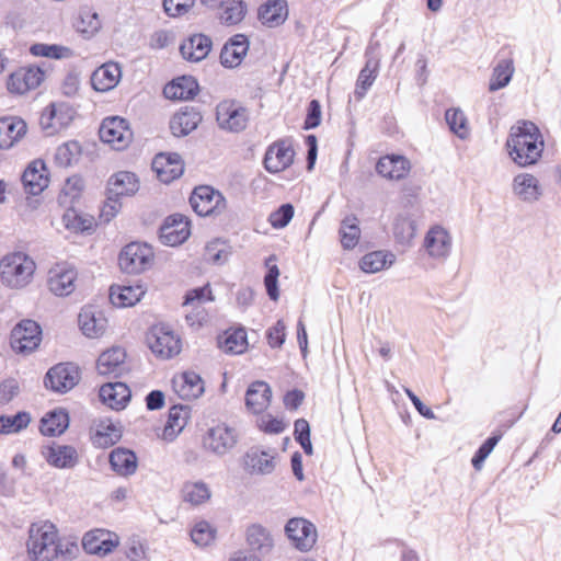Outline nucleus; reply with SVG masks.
Segmentation results:
<instances>
[{"label":"nucleus","instance_id":"obj_1","mask_svg":"<svg viewBox=\"0 0 561 561\" xmlns=\"http://www.w3.org/2000/svg\"><path fill=\"white\" fill-rule=\"evenodd\" d=\"M543 139L537 125L530 121L513 126L506 141L508 154L519 167L534 165L543 151Z\"/></svg>","mask_w":561,"mask_h":561},{"label":"nucleus","instance_id":"obj_2","mask_svg":"<svg viewBox=\"0 0 561 561\" xmlns=\"http://www.w3.org/2000/svg\"><path fill=\"white\" fill-rule=\"evenodd\" d=\"M27 551L34 561L58 559V530L53 523H34L28 530Z\"/></svg>","mask_w":561,"mask_h":561},{"label":"nucleus","instance_id":"obj_3","mask_svg":"<svg viewBox=\"0 0 561 561\" xmlns=\"http://www.w3.org/2000/svg\"><path fill=\"white\" fill-rule=\"evenodd\" d=\"M34 271V261L22 252L8 254L0 260L1 280L12 288H21L27 285Z\"/></svg>","mask_w":561,"mask_h":561},{"label":"nucleus","instance_id":"obj_4","mask_svg":"<svg viewBox=\"0 0 561 561\" xmlns=\"http://www.w3.org/2000/svg\"><path fill=\"white\" fill-rule=\"evenodd\" d=\"M238 442L237 430L226 423H219L208 428L203 437V447L218 457H224L233 450Z\"/></svg>","mask_w":561,"mask_h":561},{"label":"nucleus","instance_id":"obj_5","mask_svg":"<svg viewBox=\"0 0 561 561\" xmlns=\"http://www.w3.org/2000/svg\"><path fill=\"white\" fill-rule=\"evenodd\" d=\"M149 348L161 358H171L181 351V341L165 324H156L147 333Z\"/></svg>","mask_w":561,"mask_h":561},{"label":"nucleus","instance_id":"obj_6","mask_svg":"<svg viewBox=\"0 0 561 561\" xmlns=\"http://www.w3.org/2000/svg\"><path fill=\"white\" fill-rule=\"evenodd\" d=\"M152 257L153 252L148 244L131 242L121 251L118 264L123 272L137 274L149 267Z\"/></svg>","mask_w":561,"mask_h":561},{"label":"nucleus","instance_id":"obj_7","mask_svg":"<svg viewBox=\"0 0 561 561\" xmlns=\"http://www.w3.org/2000/svg\"><path fill=\"white\" fill-rule=\"evenodd\" d=\"M42 340V329L33 320H22L11 331L10 344L14 352L28 354L35 351Z\"/></svg>","mask_w":561,"mask_h":561},{"label":"nucleus","instance_id":"obj_8","mask_svg":"<svg viewBox=\"0 0 561 561\" xmlns=\"http://www.w3.org/2000/svg\"><path fill=\"white\" fill-rule=\"evenodd\" d=\"M190 204L201 217L219 214L226 208V199L222 194L208 185L195 187L191 194Z\"/></svg>","mask_w":561,"mask_h":561},{"label":"nucleus","instance_id":"obj_9","mask_svg":"<svg viewBox=\"0 0 561 561\" xmlns=\"http://www.w3.org/2000/svg\"><path fill=\"white\" fill-rule=\"evenodd\" d=\"M80 380V370L72 363H59L48 369L44 385L56 393L70 391Z\"/></svg>","mask_w":561,"mask_h":561},{"label":"nucleus","instance_id":"obj_10","mask_svg":"<svg viewBox=\"0 0 561 561\" xmlns=\"http://www.w3.org/2000/svg\"><path fill=\"white\" fill-rule=\"evenodd\" d=\"M99 134L103 142L112 145L116 150L125 149L133 140V131L127 121L118 116L104 118Z\"/></svg>","mask_w":561,"mask_h":561},{"label":"nucleus","instance_id":"obj_11","mask_svg":"<svg viewBox=\"0 0 561 561\" xmlns=\"http://www.w3.org/2000/svg\"><path fill=\"white\" fill-rule=\"evenodd\" d=\"M216 119L220 128L239 133L247 127L249 115L236 101H222L217 105Z\"/></svg>","mask_w":561,"mask_h":561},{"label":"nucleus","instance_id":"obj_12","mask_svg":"<svg viewBox=\"0 0 561 561\" xmlns=\"http://www.w3.org/2000/svg\"><path fill=\"white\" fill-rule=\"evenodd\" d=\"M285 533L293 546L300 551H309L318 537L316 526L301 517L290 518L285 526Z\"/></svg>","mask_w":561,"mask_h":561},{"label":"nucleus","instance_id":"obj_13","mask_svg":"<svg viewBox=\"0 0 561 561\" xmlns=\"http://www.w3.org/2000/svg\"><path fill=\"white\" fill-rule=\"evenodd\" d=\"M191 234L190 221L181 214L168 216L159 229L161 242L169 247H176L185 242Z\"/></svg>","mask_w":561,"mask_h":561},{"label":"nucleus","instance_id":"obj_14","mask_svg":"<svg viewBox=\"0 0 561 561\" xmlns=\"http://www.w3.org/2000/svg\"><path fill=\"white\" fill-rule=\"evenodd\" d=\"M379 43H370L366 48V64L359 71L356 80L354 95L357 100H362L370 87L374 84L379 70L380 59L378 57Z\"/></svg>","mask_w":561,"mask_h":561},{"label":"nucleus","instance_id":"obj_15","mask_svg":"<svg viewBox=\"0 0 561 561\" xmlns=\"http://www.w3.org/2000/svg\"><path fill=\"white\" fill-rule=\"evenodd\" d=\"M295 151L286 140H277L265 151L263 164L267 172L278 173L291 165Z\"/></svg>","mask_w":561,"mask_h":561},{"label":"nucleus","instance_id":"obj_16","mask_svg":"<svg viewBox=\"0 0 561 561\" xmlns=\"http://www.w3.org/2000/svg\"><path fill=\"white\" fill-rule=\"evenodd\" d=\"M45 73L39 67H21L12 72L8 80V90L24 94L36 89L44 80Z\"/></svg>","mask_w":561,"mask_h":561},{"label":"nucleus","instance_id":"obj_17","mask_svg":"<svg viewBox=\"0 0 561 561\" xmlns=\"http://www.w3.org/2000/svg\"><path fill=\"white\" fill-rule=\"evenodd\" d=\"M118 545L116 535L105 529H92L84 534L82 547L89 554L106 556Z\"/></svg>","mask_w":561,"mask_h":561},{"label":"nucleus","instance_id":"obj_18","mask_svg":"<svg viewBox=\"0 0 561 561\" xmlns=\"http://www.w3.org/2000/svg\"><path fill=\"white\" fill-rule=\"evenodd\" d=\"M42 455L48 465L58 469H72L79 462L78 451L70 445L53 443L43 447Z\"/></svg>","mask_w":561,"mask_h":561},{"label":"nucleus","instance_id":"obj_19","mask_svg":"<svg viewBox=\"0 0 561 561\" xmlns=\"http://www.w3.org/2000/svg\"><path fill=\"white\" fill-rule=\"evenodd\" d=\"M152 170L161 182L168 184L183 174L184 164L179 153L161 152L153 158Z\"/></svg>","mask_w":561,"mask_h":561},{"label":"nucleus","instance_id":"obj_20","mask_svg":"<svg viewBox=\"0 0 561 561\" xmlns=\"http://www.w3.org/2000/svg\"><path fill=\"white\" fill-rule=\"evenodd\" d=\"M21 180L27 194L39 195L49 183V174L45 162L36 159L28 163Z\"/></svg>","mask_w":561,"mask_h":561},{"label":"nucleus","instance_id":"obj_21","mask_svg":"<svg viewBox=\"0 0 561 561\" xmlns=\"http://www.w3.org/2000/svg\"><path fill=\"white\" fill-rule=\"evenodd\" d=\"M202 114L195 106L185 105L170 119V129L175 137H184L195 130L202 122Z\"/></svg>","mask_w":561,"mask_h":561},{"label":"nucleus","instance_id":"obj_22","mask_svg":"<svg viewBox=\"0 0 561 561\" xmlns=\"http://www.w3.org/2000/svg\"><path fill=\"white\" fill-rule=\"evenodd\" d=\"M424 248L431 257L446 259L451 250V237L442 226H434L425 234Z\"/></svg>","mask_w":561,"mask_h":561},{"label":"nucleus","instance_id":"obj_23","mask_svg":"<svg viewBox=\"0 0 561 561\" xmlns=\"http://www.w3.org/2000/svg\"><path fill=\"white\" fill-rule=\"evenodd\" d=\"M411 170L410 161L401 154H386L379 158L376 164V171L382 178L389 180H402Z\"/></svg>","mask_w":561,"mask_h":561},{"label":"nucleus","instance_id":"obj_24","mask_svg":"<svg viewBox=\"0 0 561 561\" xmlns=\"http://www.w3.org/2000/svg\"><path fill=\"white\" fill-rule=\"evenodd\" d=\"M249 50V39L244 34L233 35L220 51V62L226 68H233L241 64Z\"/></svg>","mask_w":561,"mask_h":561},{"label":"nucleus","instance_id":"obj_25","mask_svg":"<svg viewBox=\"0 0 561 561\" xmlns=\"http://www.w3.org/2000/svg\"><path fill=\"white\" fill-rule=\"evenodd\" d=\"M288 18V4L286 0H266L257 10L259 21L270 28L277 27Z\"/></svg>","mask_w":561,"mask_h":561},{"label":"nucleus","instance_id":"obj_26","mask_svg":"<svg viewBox=\"0 0 561 561\" xmlns=\"http://www.w3.org/2000/svg\"><path fill=\"white\" fill-rule=\"evenodd\" d=\"M172 387L176 394L184 400H192L204 393V382L194 371H185L172 379Z\"/></svg>","mask_w":561,"mask_h":561},{"label":"nucleus","instance_id":"obj_27","mask_svg":"<svg viewBox=\"0 0 561 561\" xmlns=\"http://www.w3.org/2000/svg\"><path fill=\"white\" fill-rule=\"evenodd\" d=\"M126 353L122 347H112L103 352L96 362L100 375L118 377L125 370Z\"/></svg>","mask_w":561,"mask_h":561},{"label":"nucleus","instance_id":"obj_28","mask_svg":"<svg viewBox=\"0 0 561 561\" xmlns=\"http://www.w3.org/2000/svg\"><path fill=\"white\" fill-rule=\"evenodd\" d=\"M99 396L101 401L113 410H122L130 401L131 392L126 383L116 381L103 385Z\"/></svg>","mask_w":561,"mask_h":561},{"label":"nucleus","instance_id":"obj_29","mask_svg":"<svg viewBox=\"0 0 561 561\" xmlns=\"http://www.w3.org/2000/svg\"><path fill=\"white\" fill-rule=\"evenodd\" d=\"M26 123L16 116L0 118V149L12 148L26 134Z\"/></svg>","mask_w":561,"mask_h":561},{"label":"nucleus","instance_id":"obj_30","mask_svg":"<svg viewBox=\"0 0 561 561\" xmlns=\"http://www.w3.org/2000/svg\"><path fill=\"white\" fill-rule=\"evenodd\" d=\"M211 39L204 34H194L180 46L184 59L197 62L205 59L211 49Z\"/></svg>","mask_w":561,"mask_h":561},{"label":"nucleus","instance_id":"obj_31","mask_svg":"<svg viewBox=\"0 0 561 561\" xmlns=\"http://www.w3.org/2000/svg\"><path fill=\"white\" fill-rule=\"evenodd\" d=\"M111 469L121 477L133 476L138 467L136 454L124 447H116L110 453L108 457Z\"/></svg>","mask_w":561,"mask_h":561},{"label":"nucleus","instance_id":"obj_32","mask_svg":"<svg viewBox=\"0 0 561 561\" xmlns=\"http://www.w3.org/2000/svg\"><path fill=\"white\" fill-rule=\"evenodd\" d=\"M272 390L265 381L252 382L245 392V407L254 414L262 413L270 404Z\"/></svg>","mask_w":561,"mask_h":561},{"label":"nucleus","instance_id":"obj_33","mask_svg":"<svg viewBox=\"0 0 561 561\" xmlns=\"http://www.w3.org/2000/svg\"><path fill=\"white\" fill-rule=\"evenodd\" d=\"M121 67L116 62H106L93 71L91 84L95 91L106 92L115 88L121 79Z\"/></svg>","mask_w":561,"mask_h":561},{"label":"nucleus","instance_id":"obj_34","mask_svg":"<svg viewBox=\"0 0 561 561\" xmlns=\"http://www.w3.org/2000/svg\"><path fill=\"white\" fill-rule=\"evenodd\" d=\"M138 190L139 181L136 174L128 171H121L108 179L106 192L110 196L121 198L123 196H131Z\"/></svg>","mask_w":561,"mask_h":561},{"label":"nucleus","instance_id":"obj_35","mask_svg":"<svg viewBox=\"0 0 561 561\" xmlns=\"http://www.w3.org/2000/svg\"><path fill=\"white\" fill-rule=\"evenodd\" d=\"M77 272L72 267L58 266L49 272L48 286L56 296H68L75 289Z\"/></svg>","mask_w":561,"mask_h":561},{"label":"nucleus","instance_id":"obj_36","mask_svg":"<svg viewBox=\"0 0 561 561\" xmlns=\"http://www.w3.org/2000/svg\"><path fill=\"white\" fill-rule=\"evenodd\" d=\"M513 192L520 201L526 203H534L542 195L539 181L529 173H520L514 178Z\"/></svg>","mask_w":561,"mask_h":561},{"label":"nucleus","instance_id":"obj_37","mask_svg":"<svg viewBox=\"0 0 561 561\" xmlns=\"http://www.w3.org/2000/svg\"><path fill=\"white\" fill-rule=\"evenodd\" d=\"M198 92V83L191 76H183L172 80L163 88V94L170 100H191Z\"/></svg>","mask_w":561,"mask_h":561},{"label":"nucleus","instance_id":"obj_38","mask_svg":"<svg viewBox=\"0 0 561 561\" xmlns=\"http://www.w3.org/2000/svg\"><path fill=\"white\" fill-rule=\"evenodd\" d=\"M141 285H116L110 288V301L118 308H126L136 305L145 295Z\"/></svg>","mask_w":561,"mask_h":561},{"label":"nucleus","instance_id":"obj_39","mask_svg":"<svg viewBox=\"0 0 561 561\" xmlns=\"http://www.w3.org/2000/svg\"><path fill=\"white\" fill-rule=\"evenodd\" d=\"M188 419L190 408L187 405L174 404L171 407L163 430V438L172 442L186 426Z\"/></svg>","mask_w":561,"mask_h":561},{"label":"nucleus","instance_id":"obj_40","mask_svg":"<svg viewBox=\"0 0 561 561\" xmlns=\"http://www.w3.org/2000/svg\"><path fill=\"white\" fill-rule=\"evenodd\" d=\"M244 463L250 473L270 474L275 469L274 456L257 448H251L247 451Z\"/></svg>","mask_w":561,"mask_h":561},{"label":"nucleus","instance_id":"obj_41","mask_svg":"<svg viewBox=\"0 0 561 561\" xmlns=\"http://www.w3.org/2000/svg\"><path fill=\"white\" fill-rule=\"evenodd\" d=\"M69 426V415L62 409H56L46 413L41 420L39 431L44 436L61 435Z\"/></svg>","mask_w":561,"mask_h":561},{"label":"nucleus","instance_id":"obj_42","mask_svg":"<svg viewBox=\"0 0 561 561\" xmlns=\"http://www.w3.org/2000/svg\"><path fill=\"white\" fill-rule=\"evenodd\" d=\"M247 542L250 550L261 557L266 556L273 548L270 533L260 525H252L247 530Z\"/></svg>","mask_w":561,"mask_h":561},{"label":"nucleus","instance_id":"obj_43","mask_svg":"<svg viewBox=\"0 0 561 561\" xmlns=\"http://www.w3.org/2000/svg\"><path fill=\"white\" fill-rule=\"evenodd\" d=\"M394 262V255L385 251H373L365 254L359 261V267L363 272L373 274L391 266Z\"/></svg>","mask_w":561,"mask_h":561},{"label":"nucleus","instance_id":"obj_44","mask_svg":"<svg viewBox=\"0 0 561 561\" xmlns=\"http://www.w3.org/2000/svg\"><path fill=\"white\" fill-rule=\"evenodd\" d=\"M339 234L343 249L353 250L358 244L360 238L358 219L355 216H346L341 222Z\"/></svg>","mask_w":561,"mask_h":561},{"label":"nucleus","instance_id":"obj_45","mask_svg":"<svg viewBox=\"0 0 561 561\" xmlns=\"http://www.w3.org/2000/svg\"><path fill=\"white\" fill-rule=\"evenodd\" d=\"M514 73V65L512 59L500 60L493 69L489 83V90L494 92L505 88Z\"/></svg>","mask_w":561,"mask_h":561},{"label":"nucleus","instance_id":"obj_46","mask_svg":"<svg viewBox=\"0 0 561 561\" xmlns=\"http://www.w3.org/2000/svg\"><path fill=\"white\" fill-rule=\"evenodd\" d=\"M218 344L227 354H242L248 346L247 332L244 329L227 332L224 339H219Z\"/></svg>","mask_w":561,"mask_h":561},{"label":"nucleus","instance_id":"obj_47","mask_svg":"<svg viewBox=\"0 0 561 561\" xmlns=\"http://www.w3.org/2000/svg\"><path fill=\"white\" fill-rule=\"evenodd\" d=\"M211 492L203 481L185 482L182 488L183 500L192 505H201L210 499Z\"/></svg>","mask_w":561,"mask_h":561},{"label":"nucleus","instance_id":"obj_48","mask_svg":"<svg viewBox=\"0 0 561 561\" xmlns=\"http://www.w3.org/2000/svg\"><path fill=\"white\" fill-rule=\"evenodd\" d=\"M220 22L225 25H237L245 16L248 7L242 0H225Z\"/></svg>","mask_w":561,"mask_h":561},{"label":"nucleus","instance_id":"obj_49","mask_svg":"<svg viewBox=\"0 0 561 561\" xmlns=\"http://www.w3.org/2000/svg\"><path fill=\"white\" fill-rule=\"evenodd\" d=\"M30 422V413L24 411L14 415H0V434L18 433L25 428Z\"/></svg>","mask_w":561,"mask_h":561},{"label":"nucleus","instance_id":"obj_50","mask_svg":"<svg viewBox=\"0 0 561 561\" xmlns=\"http://www.w3.org/2000/svg\"><path fill=\"white\" fill-rule=\"evenodd\" d=\"M62 221L68 230L73 232H87L93 228V218L78 214L75 209H68Z\"/></svg>","mask_w":561,"mask_h":561},{"label":"nucleus","instance_id":"obj_51","mask_svg":"<svg viewBox=\"0 0 561 561\" xmlns=\"http://www.w3.org/2000/svg\"><path fill=\"white\" fill-rule=\"evenodd\" d=\"M81 147L78 141H67L57 147L55 161L59 167L67 168L79 158Z\"/></svg>","mask_w":561,"mask_h":561},{"label":"nucleus","instance_id":"obj_52","mask_svg":"<svg viewBox=\"0 0 561 561\" xmlns=\"http://www.w3.org/2000/svg\"><path fill=\"white\" fill-rule=\"evenodd\" d=\"M30 51L34 56L47 57L53 59L68 58L72 55L69 47L57 44H34L31 46Z\"/></svg>","mask_w":561,"mask_h":561},{"label":"nucleus","instance_id":"obj_53","mask_svg":"<svg viewBox=\"0 0 561 561\" xmlns=\"http://www.w3.org/2000/svg\"><path fill=\"white\" fill-rule=\"evenodd\" d=\"M77 31L91 36L101 27L99 14L91 9H82L76 23Z\"/></svg>","mask_w":561,"mask_h":561},{"label":"nucleus","instance_id":"obj_54","mask_svg":"<svg viewBox=\"0 0 561 561\" xmlns=\"http://www.w3.org/2000/svg\"><path fill=\"white\" fill-rule=\"evenodd\" d=\"M83 185V180L80 176L73 175L68 178L58 196L59 203L68 204L77 201L81 195Z\"/></svg>","mask_w":561,"mask_h":561},{"label":"nucleus","instance_id":"obj_55","mask_svg":"<svg viewBox=\"0 0 561 561\" xmlns=\"http://www.w3.org/2000/svg\"><path fill=\"white\" fill-rule=\"evenodd\" d=\"M193 542L199 547H206L214 541L216 529L206 520L197 522L191 533Z\"/></svg>","mask_w":561,"mask_h":561},{"label":"nucleus","instance_id":"obj_56","mask_svg":"<svg viewBox=\"0 0 561 561\" xmlns=\"http://www.w3.org/2000/svg\"><path fill=\"white\" fill-rule=\"evenodd\" d=\"M445 121L449 129L459 138L465 139L467 137V118L462 111L458 108H448L445 113Z\"/></svg>","mask_w":561,"mask_h":561},{"label":"nucleus","instance_id":"obj_57","mask_svg":"<svg viewBox=\"0 0 561 561\" xmlns=\"http://www.w3.org/2000/svg\"><path fill=\"white\" fill-rule=\"evenodd\" d=\"M122 437V432L114 424H108L103 430H98L93 436V444L100 448H107L116 444Z\"/></svg>","mask_w":561,"mask_h":561},{"label":"nucleus","instance_id":"obj_58","mask_svg":"<svg viewBox=\"0 0 561 561\" xmlns=\"http://www.w3.org/2000/svg\"><path fill=\"white\" fill-rule=\"evenodd\" d=\"M294 206L289 203L280 205L268 216V222L275 229L285 228L294 217Z\"/></svg>","mask_w":561,"mask_h":561},{"label":"nucleus","instance_id":"obj_59","mask_svg":"<svg viewBox=\"0 0 561 561\" xmlns=\"http://www.w3.org/2000/svg\"><path fill=\"white\" fill-rule=\"evenodd\" d=\"M500 439H501V435H492V436L488 437L482 443V445L478 448V450L474 453V455L471 459L472 467L476 470H480L482 468L484 460L492 453V450L497 445Z\"/></svg>","mask_w":561,"mask_h":561},{"label":"nucleus","instance_id":"obj_60","mask_svg":"<svg viewBox=\"0 0 561 561\" xmlns=\"http://www.w3.org/2000/svg\"><path fill=\"white\" fill-rule=\"evenodd\" d=\"M196 0H163L164 12L171 16H181L193 8Z\"/></svg>","mask_w":561,"mask_h":561},{"label":"nucleus","instance_id":"obj_61","mask_svg":"<svg viewBox=\"0 0 561 561\" xmlns=\"http://www.w3.org/2000/svg\"><path fill=\"white\" fill-rule=\"evenodd\" d=\"M267 343L272 348H279L286 339V325L283 320H278L266 331Z\"/></svg>","mask_w":561,"mask_h":561},{"label":"nucleus","instance_id":"obj_62","mask_svg":"<svg viewBox=\"0 0 561 561\" xmlns=\"http://www.w3.org/2000/svg\"><path fill=\"white\" fill-rule=\"evenodd\" d=\"M321 123V105L316 99L311 100L307 107V114L304 122V129L309 130L318 127Z\"/></svg>","mask_w":561,"mask_h":561},{"label":"nucleus","instance_id":"obj_63","mask_svg":"<svg viewBox=\"0 0 561 561\" xmlns=\"http://www.w3.org/2000/svg\"><path fill=\"white\" fill-rule=\"evenodd\" d=\"M393 231L397 239L408 241L414 237V221L409 218H399L394 224Z\"/></svg>","mask_w":561,"mask_h":561},{"label":"nucleus","instance_id":"obj_64","mask_svg":"<svg viewBox=\"0 0 561 561\" xmlns=\"http://www.w3.org/2000/svg\"><path fill=\"white\" fill-rule=\"evenodd\" d=\"M106 196V201L101 208L100 218L104 222H110L117 215L122 205L118 197L110 196L107 192Z\"/></svg>","mask_w":561,"mask_h":561}]
</instances>
